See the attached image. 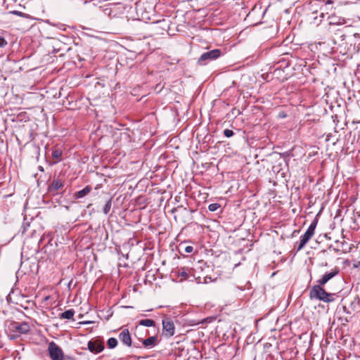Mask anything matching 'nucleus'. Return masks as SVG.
<instances>
[{
  "label": "nucleus",
  "mask_w": 360,
  "mask_h": 360,
  "mask_svg": "<svg viewBox=\"0 0 360 360\" xmlns=\"http://www.w3.org/2000/svg\"><path fill=\"white\" fill-rule=\"evenodd\" d=\"M340 272V270L338 268L335 267L333 269H332L330 272H326L323 276L319 279L316 282L317 283L320 285H324L326 284L328 281L332 279L333 277L337 276Z\"/></svg>",
  "instance_id": "obj_8"
},
{
  "label": "nucleus",
  "mask_w": 360,
  "mask_h": 360,
  "mask_svg": "<svg viewBox=\"0 0 360 360\" xmlns=\"http://www.w3.org/2000/svg\"><path fill=\"white\" fill-rule=\"evenodd\" d=\"M224 135L227 138H230L234 135V132L231 129H226L224 130Z\"/></svg>",
  "instance_id": "obj_24"
},
{
  "label": "nucleus",
  "mask_w": 360,
  "mask_h": 360,
  "mask_svg": "<svg viewBox=\"0 0 360 360\" xmlns=\"http://www.w3.org/2000/svg\"><path fill=\"white\" fill-rule=\"evenodd\" d=\"M91 323V321H84V322H83V324H89Z\"/></svg>",
  "instance_id": "obj_31"
},
{
  "label": "nucleus",
  "mask_w": 360,
  "mask_h": 360,
  "mask_svg": "<svg viewBox=\"0 0 360 360\" xmlns=\"http://www.w3.org/2000/svg\"><path fill=\"white\" fill-rule=\"evenodd\" d=\"M220 207V205L219 203H211L208 205V210L210 212H214L217 210Z\"/></svg>",
  "instance_id": "obj_23"
},
{
  "label": "nucleus",
  "mask_w": 360,
  "mask_h": 360,
  "mask_svg": "<svg viewBox=\"0 0 360 360\" xmlns=\"http://www.w3.org/2000/svg\"><path fill=\"white\" fill-rule=\"evenodd\" d=\"M91 190H92L91 186H90L89 185L86 186L83 189H82L77 192H75L74 193V197L75 199L84 198L87 194H89L91 191Z\"/></svg>",
  "instance_id": "obj_15"
},
{
  "label": "nucleus",
  "mask_w": 360,
  "mask_h": 360,
  "mask_svg": "<svg viewBox=\"0 0 360 360\" xmlns=\"http://www.w3.org/2000/svg\"><path fill=\"white\" fill-rule=\"evenodd\" d=\"M87 346L89 350L94 354H98L104 349V343L99 340L89 341Z\"/></svg>",
  "instance_id": "obj_7"
},
{
  "label": "nucleus",
  "mask_w": 360,
  "mask_h": 360,
  "mask_svg": "<svg viewBox=\"0 0 360 360\" xmlns=\"http://www.w3.org/2000/svg\"><path fill=\"white\" fill-rule=\"evenodd\" d=\"M48 352L51 360H63L64 359L62 349L53 341L49 342Z\"/></svg>",
  "instance_id": "obj_2"
},
{
  "label": "nucleus",
  "mask_w": 360,
  "mask_h": 360,
  "mask_svg": "<svg viewBox=\"0 0 360 360\" xmlns=\"http://www.w3.org/2000/svg\"><path fill=\"white\" fill-rule=\"evenodd\" d=\"M323 3V1L321 0H316L314 2L311 4L310 9L312 11L311 14L310 15V18L312 20V23L314 25H319L321 21L323 20V18L325 16V13L323 11H321L319 14V17L318 18L317 15V11L314 9V6L318 7L319 6L320 4Z\"/></svg>",
  "instance_id": "obj_4"
},
{
  "label": "nucleus",
  "mask_w": 360,
  "mask_h": 360,
  "mask_svg": "<svg viewBox=\"0 0 360 360\" xmlns=\"http://www.w3.org/2000/svg\"><path fill=\"white\" fill-rule=\"evenodd\" d=\"M209 320V321H210L212 320V318H207V319H205L202 323H205V322H207Z\"/></svg>",
  "instance_id": "obj_28"
},
{
  "label": "nucleus",
  "mask_w": 360,
  "mask_h": 360,
  "mask_svg": "<svg viewBox=\"0 0 360 360\" xmlns=\"http://www.w3.org/2000/svg\"><path fill=\"white\" fill-rule=\"evenodd\" d=\"M10 329L12 331L15 332L18 335H20L22 334L27 333L30 330V327L29 323H27V322L20 323L14 321L11 323Z\"/></svg>",
  "instance_id": "obj_6"
},
{
  "label": "nucleus",
  "mask_w": 360,
  "mask_h": 360,
  "mask_svg": "<svg viewBox=\"0 0 360 360\" xmlns=\"http://www.w3.org/2000/svg\"><path fill=\"white\" fill-rule=\"evenodd\" d=\"M12 13L15 14V15H17L18 16H22L24 15V13L21 11H13L11 12Z\"/></svg>",
  "instance_id": "obj_26"
},
{
  "label": "nucleus",
  "mask_w": 360,
  "mask_h": 360,
  "mask_svg": "<svg viewBox=\"0 0 360 360\" xmlns=\"http://www.w3.org/2000/svg\"><path fill=\"white\" fill-rule=\"evenodd\" d=\"M333 4V1L331 0H328L325 2V6L328 5V4Z\"/></svg>",
  "instance_id": "obj_27"
},
{
  "label": "nucleus",
  "mask_w": 360,
  "mask_h": 360,
  "mask_svg": "<svg viewBox=\"0 0 360 360\" xmlns=\"http://www.w3.org/2000/svg\"><path fill=\"white\" fill-rule=\"evenodd\" d=\"M323 286L319 283L313 285L309 290V298L326 303L333 302L335 300V294L326 292Z\"/></svg>",
  "instance_id": "obj_1"
},
{
  "label": "nucleus",
  "mask_w": 360,
  "mask_h": 360,
  "mask_svg": "<svg viewBox=\"0 0 360 360\" xmlns=\"http://www.w3.org/2000/svg\"><path fill=\"white\" fill-rule=\"evenodd\" d=\"M142 343L145 348L152 349L155 347L158 343V336L153 335L143 340Z\"/></svg>",
  "instance_id": "obj_12"
},
{
  "label": "nucleus",
  "mask_w": 360,
  "mask_h": 360,
  "mask_svg": "<svg viewBox=\"0 0 360 360\" xmlns=\"http://www.w3.org/2000/svg\"><path fill=\"white\" fill-rule=\"evenodd\" d=\"M75 314V311L71 309L65 311L64 312H62L59 314V319H72V321H75L73 316Z\"/></svg>",
  "instance_id": "obj_17"
},
{
  "label": "nucleus",
  "mask_w": 360,
  "mask_h": 360,
  "mask_svg": "<svg viewBox=\"0 0 360 360\" xmlns=\"http://www.w3.org/2000/svg\"><path fill=\"white\" fill-rule=\"evenodd\" d=\"M209 280H210V281H211V278H210V277H207V276H206V277L205 278V283H208V281H209Z\"/></svg>",
  "instance_id": "obj_29"
},
{
  "label": "nucleus",
  "mask_w": 360,
  "mask_h": 360,
  "mask_svg": "<svg viewBox=\"0 0 360 360\" xmlns=\"http://www.w3.org/2000/svg\"><path fill=\"white\" fill-rule=\"evenodd\" d=\"M138 326L154 327L155 326V322L152 319H141L139 321Z\"/></svg>",
  "instance_id": "obj_18"
},
{
  "label": "nucleus",
  "mask_w": 360,
  "mask_h": 360,
  "mask_svg": "<svg viewBox=\"0 0 360 360\" xmlns=\"http://www.w3.org/2000/svg\"><path fill=\"white\" fill-rule=\"evenodd\" d=\"M119 339L123 345L131 347L132 345L131 337L128 329H124L119 334Z\"/></svg>",
  "instance_id": "obj_9"
},
{
  "label": "nucleus",
  "mask_w": 360,
  "mask_h": 360,
  "mask_svg": "<svg viewBox=\"0 0 360 360\" xmlns=\"http://www.w3.org/2000/svg\"><path fill=\"white\" fill-rule=\"evenodd\" d=\"M221 52L219 49H213L203 53L198 59V63L200 65H206L208 62L217 59L221 56Z\"/></svg>",
  "instance_id": "obj_3"
},
{
  "label": "nucleus",
  "mask_w": 360,
  "mask_h": 360,
  "mask_svg": "<svg viewBox=\"0 0 360 360\" xmlns=\"http://www.w3.org/2000/svg\"><path fill=\"white\" fill-rule=\"evenodd\" d=\"M162 334L167 338L172 337L175 333V326L174 321L169 318H165L162 320Z\"/></svg>",
  "instance_id": "obj_5"
},
{
  "label": "nucleus",
  "mask_w": 360,
  "mask_h": 360,
  "mask_svg": "<svg viewBox=\"0 0 360 360\" xmlns=\"http://www.w3.org/2000/svg\"><path fill=\"white\" fill-rule=\"evenodd\" d=\"M39 169L40 171H41V172H43V171H44V168H43L41 166H39Z\"/></svg>",
  "instance_id": "obj_30"
},
{
  "label": "nucleus",
  "mask_w": 360,
  "mask_h": 360,
  "mask_svg": "<svg viewBox=\"0 0 360 360\" xmlns=\"http://www.w3.org/2000/svg\"><path fill=\"white\" fill-rule=\"evenodd\" d=\"M191 269L188 267H179L177 269L176 274H177L178 276H180L182 278L181 279V281L186 280L189 278V275L191 274Z\"/></svg>",
  "instance_id": "obj_14"
},
{
  "label": "nucleus",
  "mask_w": 360,
  "mask_h": 360,
  "mask_svg": "<svg viewBox=\"0 0 360 360\" xmlns=\"http://www.w3.org/2000/svg\"><path fill=\"white\" fill-rule=\"evenodd\" d=\"M63 155V151L58 148H55L52 151V158L56 159L58 161L60 160Z\"/></svg>",
  "instance_id": "obj_20"
},
{
  "label": "nucleus",
  "mask_w": 360,
  "mask_h": 360,
  "mask_svg": "<svg viewBox=\"0 0 360 360\" xmlns=\"http://www.w3.org/2000/svg\"><path fill=\"white\" fill-rule=\"evenodd\" d=\"M345 23V20L343 18L333 15L328 17V26L329 30L333 31L332 27L335 25H342Z\"/></svg>",
  "instance_id": "obj_10"
},
{
  "label": "nucleus",
  "mask_w": 360,
  "mask_h": 360,
  "mask_svg": "<svg viewBox=\"0 0 360 360\" xmlns=\"http://www.w3.org/2000/svg\"><path fill=\"white\" fill-rule=\"evenodd\" d=\"M193 250V247L192 245H186V242L181 243L179 245V252L181 255H183V252L191 253Z\"/></svg>",
  "instance_id": "obj_16"
},
{
  "label": "nucleus",
  "mask_w": 360,
  "mask_h": 360,
  "mask_svg": "<svg viewBox=\"0 0 360 360\" xmlns=\"http://www.w3.org/2000/svg\"><path fill=\"white\" fill-rule=\"evenodd\" d=\"M7 45V41L4 37H0V47L4 48Z\"/></svg>",
  "instance_id": "obj_25"
},
{
  "label": "nucleus",
  "mask_w": 360,
  "mask_h": 360,
  "mask_svg": "<svg viewBox=\"0 0 360 360\" xmlns=\"http://www.w3.org/2000/svg\"><path fill=\"white\" fill-rule=\"evenodd\" d=\"M117 340L115 338H110L107 341V346L109 349H114L117 345Z\"/></svg>",
  "instance_id": "obj_21"
},
{
  "label": "nucleus",
  "mask_w": 360,
  "mask_h": 360,
  "mask_svg": "<svg viewBox=\"0 0 360 360\" xmlns=\"http://www.w3.org/2000/svg\"><path fill=\"white\" fill-rule=\"evenodd\" d=\"M317 223H318V219L316 218H315L313 220V221L311 223V224L309 225V226L308 227V229H307L306 231L314 236V232H315V229L317 226Z\"/></svg>",
  "instance_id": "obj_19"
},
{
  "label": "nucleus",
  "mask_w": 360,
  "mask_h": 360,
  "mask_svg": "<svg viewBox=\"0 0 360 360\" xmlns=\"http://www.w3.org/2000/svg\"><path fill=\"white\" fill-rule=\"evenodd\" d=\"M312 236L313 235L305 231V233L300 237V240L297 245V250H301L305 246V245L309 241Z\"/></svg>",
  "instance_id": "obj_13"
},
{
  "label": "nucleus",
  "mask_w": 360,
  "mask_h": 360,
  "mask_svg": "<svg viewBox=\"0 0 360 360\" xmlns=\"http://www.w3.org/2000/svg\"><path fill=\"white\" fill-rule=\"evenodd\" d=\"M26 230L25 227H24L23 230H22V233L25 232Z\"/></svg>",
  "instance_id": "obj_32"
},
{
  "label": "nucleus",
  "mask_w": 360,
  "mask_h": 360,
  "mask_svg": "<svg viewBox=\"0 0 360 360\" xmlns=\"http://www.w3.org/2000/svg\"><path fill=\"white\" fill-rule=\"evenodd\" d=\"M112 206V198H110L104 205L103 212L105 214H108L111 209Z\"/></svg>",
  "instance_id": "obj_22"
},
{
  "label": "nucleus",
  "mask_w": 360,
  "mask_h": 360,
  "mask_svg": "<svg viewBox=\"0 0 360 360\" xmlns=\"http://www.w3.org/2000/svg\"><path fill=\"white\" fill-rule=\"evenodd\" d=\"M64 186L63 181L59 178L53 179L51 184L49 186L48 190L50 193H56Z\"/></svg>",
  "instance_id": "obj_11"
}]
</instances>
